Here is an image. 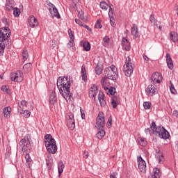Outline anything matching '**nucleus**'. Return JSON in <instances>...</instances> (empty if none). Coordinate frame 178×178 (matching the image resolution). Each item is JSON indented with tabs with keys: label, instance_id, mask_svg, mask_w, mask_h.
<instances>
[{
	"label": "nucleus",
	"instance_id": "obj_61",
	"mask_svg": "<svg viewBox=\"0 0 178 178\" xmlns=\"http://www.w3.org/2000/svg\"><path fill=\"white\" fill-rule=\"evenodd\" d=\"M81 77L83 81H87V73L81 74Z\"/></svg>",
	"mask_w": 178,
	"mask_h": 178
},
{
	"label": "nucleus",
	"instance_id": "obj_32",
	"mask_svg": "<svg viewBox=\"0 0 178 178\" xmlns=\"http://www.w3.org/2000/svg\"><path fill=\"white\" fill-rule=\"evenodd\" d=\"M102 70L103 68L102 65H97L95 68V72L98 76L102 73Z\"/></svg>",
	"mask_w": 178,
	"mask_h": 178
},
{
	"label": "nucleus",
	"instance_id": "obj_36",
	"mask_svg": "<svg viewBox=\"0 0 178 178\" xmlns=\"http://www.w3.org/2000/svg\"><path fill=\"white\" fill-rule=\"evenodd\" d=\"M138 143L142 147H145L147 145V140L145 138H139L138 139Z\"/></svg>",
	"mask_w": 178,
	"mask_h": 178
},
{
	"label": "nucleus",
	"instance_id": "obj_9",
	"mask_svg": "<svg viewBox=\"0 0 178 178\" xmlns=\"http://www.w3.org/2000/svg\"><path fill=\"white\" fill-rule=\"evenodd\" d=\"M19 145L22 147V151H26V149H30V147H31V145L30 144V138H29V137L27 136H25L23 139L20 140Z\"/></svg>",
	"mask_w": 178,
	"mask_h": 178
},
{
	"label": "nucleus",
	"instance_id": "obj_8",
	"mask_svg": "<svg viewBox=\"0 0 178 178\" xmlns=\"http://www.w3.org/2000/svg\"><path fill=\"white\" fill-rule=\"evenodd\" d=\"M137 161L138 163V169L141 173H146L147 172V163H145V161L143 159V157L141 156H137Z\"/></svg>",
	"mask_w": 178,
	"mask_h": 178
},
{
	"label": "nucleus",
	"instance_id": "obj_4",
	"mask_svg": "<svg viewBox=\"0 0 178 178\" xmlns=\"http://www.w3.org/2000/svg\"><path fill=\"white\" fill-rule=\"evenodd\" d=\"M10 37V29L9 27H3L0 29V42H6L8 45H12V42L9 40Z\"/></svg>",
	"mask_w": 178,
	"mask_h": 178
},
{
	"label": "nucleus",
	"instance_id": "obj_60",
	"mask_svg": "<svg viewBox=\"0 0 178 178\" xmlns=\"http://www.w3.org/2000/svg\"><path fill=\"white\" fill-rule=\"evenodd\" d=\"M75 22L76 23V24H79V26H83L84 25H83V22H81V21H80V19L76 18L75 19Z\"/></svg>",
	"mask_w": 178,
	"mask_h": 178
},
{
	"label": "nucleus",
	"instance_id": "obj_35",
	"mask_svg": "<svg viewBox=\"0 0 178 178\" xmlns=\"http://www.w3.org/2000/svg\"><path fill=\"white\" fill-rule=\"evenodd\" d=\"M83 47L85 51H88L91 49V44L88 42H84L83 43Z\"/></svg>",
	"mask_w": 178,
	"mask_h": 178
},
{
	"label": "nucleus",
	"instance_id": "obj_39",
	"mask_svg": "<svg viewBox=\"0 0 178 178\" xmlns=\"http://www.w3.org/2000/svg\"><path fill=\"white\" fill-rule=\"evenodd\" d=\"M170 90L171 94H176V89L175 88V85L172 83V81H170Z\"/></svg>",
	"mask_w": 178,
	"mask_h": 178
},
{
	"label": "nucleus",
	"instance_id": "obj_58",
	"mask_svg": "<svg viewBox=\"0 0 178 178\" xmlns=\"http://www.w3.org/2000/svg\"><path fill=\"white\" fill-rule=\"evenodd\" d=\"M103 41H104V45L105 47L106 45L108 44V42H109V38L104 37V39H103Z\"/></svg>",
	"mask_w": 178,
	"mask_h": 178
},
{
	"label": "nucleus",
	"instance_id": "obj_26",
	"mask_svg": "<svg viewBox=\"0 0 178 178\" xmlns=\"http://www.w3.org/2000/svg\"><path fill=\"white\" fill-rule=\"evenodd\" d=\"M150 176L154 178H161V170H159V168H154L153 172Z\"/></svg>",
	"mask_w": 178,
	"mask_h": 178
},
{
	"label": "nucleus",
	"instance_id": "obj_27",
	"mask_svg": "<svg viewBox=\"0 0 178 178\" xmlns=\"http://www.w3.org/2000/svg\"><path fill=\"white\" fill-rule=\"evenodd\" d=\"M170 38L172 42H177L178 41V34L175 31H172L170 33Z\"/></svg>",
	"mask_w": 178,
	"mask_h": 178
},
{
	"label": "nucleus",
	"instance_id": "obj_43",
	"mask_svg": "<svg viewBox=\"0 0 178 178\" xmlns=\"http://www.w3.org/2000/svg\"><path fill=\"white\" fill-rule=\"evenodd\" d=\"M68 35L70 38V40H74V33H73V31H72L71 29H68Z\"/></svg>",
	"mask_w": 178,
	"mask_h": 178
},
{
	"label": "nucleus",
	"instance_id": "obj_18",
	"mask_svg": "<svg viewBox=\"0 0 178 178\" xmlns=\"http://www.w3.org/2000/svg\"><path fill=\"white\" fill-rule=\"evenodd\" d=\"M44 141L45 147H46V145H48V144H52V143L56 142V141H55V139L54 138H52V136H51V134H47L44 136Z\"/></svg>",
	"mask_w": 178,
	"mask_h": 178
},
{
	"label": "nucleus",
	"instance_id": "obj_3",
	"mask_svg": "<svg viewBox=\"0 0 178 178\" xmlns=\"http://www.w3.org/2000/svg\"><path fill=\"white\" fill-rule=\"evenodd\" d=\"M105 76L101 80V84L104 86L108 83V80H113V81H116L118 80V72L111 71L109 69H105L104 70Z\"/></svg>",
	"mask_w": 178,
	"mask_h": 178
},
{
	"label": "nucleus",
	"instance_id": "obj_49",
	"mask_svg": "<svg viewBox=\"0 0 178 178\" xmlns=\"http://www.w3.org/2000/svg\"><path fill=\"white\" fill-rule=\"evenodd\" d=\"M47 5L49 6V10L51 12V9H54L55 7V5H54L52 3L49 1H47Z\"/></svg>",
	"mask_w": 178,
	"mask_h": 178
},
{
	"label": "nucleus",
	"instance_id": "obj_20",
	"mask_svg": "<svg viewBox=\"0 0 178 178\" xmlns=\"http://www.w3.org/2000/svg\"><path fill=\"white\" fill-rule=\"evenodd\" d=\"M146 92H147L149 95L152 96L154 95V94H156V88H155L154 85H149L147 88L146 89Z\"/></svg>",
	"mask_w": 178,
	"mask_h": 178
},
{
	"label": "nucleus",
	"instance_id": "obj_38",
	"mask_svg": "<svg viewBox=\"0 0 178 178\" xmlns=\"http://www.w3.org/2000/svg\"><path fill=\"white\" fill-rule=\"evenodd\" d=\"M1 91L6 92V94H10V90H9V86L4 85L1 88Z\"/></svg>",
	"mask_w": 178,
	"mask_h": 178
},
{
	"label": "nucleus",
	"instance_id": "obj_47",
	"mask_svg": "<svg viewBox=\"0 0 178 178\" xmlns=\"http://www.w3.org/2000/svg\"><path fill=\"white\" fill-rule=\"evenodd\" d=\"M158 161L159 163H162L165 161V158L163 157V154H161V155L158 156Z\"/></svg>",
	"mask_w": 178,
	"mask_h": 178
},
{
	"label": "nucleus",
	"instance_id": "obj_33",
	"mask_svg": "<svg viewBox=\"0 0 178 178\" xmlns=\"http://www.w3.org/2000/svg\"><path fill=\"white\" fill-rule=\"evenodd\" d=\"M78 17L81 19V20H83V22H87L88 18L87 17L84 16V11L81 10L78 13Z\"/></svg>",
	"mask_w": 178,
	"mask_h": 178
},
{
	"label": "nucleus",
	"instance_id": "obj_37",
	"mask_svg": "<svg viewBox=\"0 0 178 178\" xmlns=\"http://www.w3.org/2000/svg\"><path fill=\"white\" fill-rule=\"evenodd\" d=\"M13 10L15 17H19V16H20V9H19L17 7L13 8Z\"/></svg>",
	"mask_w": 178,
	"mask_h": 178
},
{
	"label": "nucleus",
	"instance_id": "obj_6",
	"mask_svg": "<svg viewBox=\"0 0 178 178\" xmlns=\"http://www.w3.org/2000/svg\"><path fill=\"white\" fill-rule=\"evenodd\" d=\"M96 124L97 129H104L105 127V115L104 113L99 112L98 116L96 118Z\"/></svg>",
	"mask_w": 178,
	"mask_h": 178
},
{
	"label": "nucleus",
	"instance_id": "obj_30",
	"mask_svg": "<svg viewBox=\"0 0 178 178\" xmlns=\"http://www.w3.org/2000/svg\"><path fill=\"white\" fill-rule=\"evenodd\" d=\"M56 95L55 94V92H52L50 94V97H49V102L51 105H54L55 104V102H56Z\"/></svg>",
	"mask_w": 178,
	"mask_h": 178
},
{
	"label": "nucleus",
	"instance_id": "obj_7",
	"mask_svg": "<svg viewBox=\"0 0 178 178\" xmlns=\"http://www.w3.org/2000/svg\"><path fill=\"white\" fill-rule=\"evenodd\" d=\"M10 79L11 81L21 83V81H23V72L18 70L16 72L11 73Z\"/></svg>",
	"mask_w": 178,
	"mask_h": 178
},
{
	"label": "nucleus",
	"instance_id": "obj_11",
	"mask_svg": "<svg viewBox=\"0 0 178 178\" xmlns=\"http://www.w3.org/2000/svg\"><path fill=\"white\" fill-rule=\"evenodd\" d=\"M46 148L49 154H56V151H58V147L56 146V142L53 143H48L46 145Z\"/></svg>",
	"mask_w": 178,
	"mask_h": 178
},
{
	"label": "nucleus",
	"instance_id": "obj_17",
	"mask_svg": "<svg viewBox=\"0 0 178 178\" xmlns=\"http://www.w3.org/2000/svg\"><path fill=\"white\" fill-rule=\"evenodd\" d=\"M15 8V1L13 0H8L6 3V9L8 12H12Z\"/></svg>",
	"mask_w": 178,
	"mask_h": 178
},
{
	"label": "nucleus",
	"instance_id": "obj_55",
	"mask_svg": "<svg viewBox=\"0 0 178 178\" xmlns=\"http://www.w3.org/2000/svg\"><path fill=\"white\" fill-rule=\"evenodd\" d=\"M145 133H146V134H150V136H152V134H154V130L151 131V129L147 128L145 129Z\"/></svg>",
	"mask_w": 178,
	"mask_h": 178
},
{
	"label": "nucleus",
	"instance_id": "obj_10",
	"mask_svg": "<svg viewBox=\"0 0 178 178\" xmlns=\"http://www.w3.org/2000/svg\"><path fill=\"white\" fill-rule=\"evenodd\" d=\"M151 80L153 82V84H159L161 83V80H162V74L159 72H154L152 74Z\"/></svg>",
	"mask_w": 178,
	"mask_h": 178
},
{
	"label": "nucleus",
	"instance_id": "obj_59",
	"mask_svg": "<svg viewBox=\"0 0 178 178\" xmlns=\"http://www.w3.org/2000/svg\"><path fill=\"white\" fill-rule=\"evenodd\" d=\"M74 40H70V41L68 42L69 48H72V47H74Z\"/></svg>",
	"mask_w": 178,
	"mask_h": 178
},
{
	"label": "nucleus",
	"instance_id": "obj_22",
	"mask_svg": "<svg viewBox=\"0 0 178 178\" xmlns=\"http://www.w3.org/2000/svg\"><path fill=\"white\" fill-rule=\"evenodd\" d=\"M50 13L52 17H56L57 19H60V15L59 14V11H58V8L54 7L53 9L50 8Z\"/></svg>",
	"mask_w": 178,
	"mask_h": 178
},
{
	"label": "nucleus",
	"instance_id": "obj_2",
	"mask_svg": "<svg viewBox=\"0 0 178 178\" xmlns=\"http://www.w3.org/2000/svg\"><path fill=\"white\" fill-rule=\"evenodd\" d=\"M62 83L65 90V99H66V101H69L73 98V95L70 92V87L72 86L70 77L62 76Z\"/></svg>",
	"mask_w": 178,
	"mask_h": 178
},
{
	"label": "nucleus",
	"instance_id": "obj_29",
	"mask_svg": "<svg viewBox=\"0 0 178 178\" xmlns=\"http://www.w3.org/2000/svg\"><path fill=\"white\" fill-rule=\"evenodd\" d=\"M63 169H65V164H63V161H60L58 163V170L59 175H62V173H63Z\"/></svg>",
	"mask_w": 178,
	"mask_h": 178
},
{
	"label": "nucleus",
	"instance_id": "obj_52",
	"mask_svg": "<svg viewBox=\"0 0 178 178\" xmlns=\"http://www.w3.org/2000/svg\"><path fill=\"white\" fill-rule=\"evenodd\" d=\"M149 22L152 24H155V22H156L155 16H154V15L152 14L149 17Z\"/></svg>",
	"mask_w": 178,
	"mask_h": 178
},
{
	"label": "nucleus",
	"instance_id": "obj_62",
	"mask_svg": "<svg viewBox=\"0 0 178 178\" xmlns=\"http://www.w3.org/2000/svg\"><path fill=\"white\" fill-rule=\"evenodd\" d=\"M116 176H118V172H113V173L111 174L110 178H116Z\"/></svg>",
	"mask_w": 178,
	"mask_h": 178
},
{
	"label": "nucleus",
	"instance_id": "obj_24",
	"mask_svg": "<svg viewBox=\"0 0 178 178\" xmlns=\"http://www.w3.org/2000/svg\"><path fill=\"white\" fill-rule=\"evenodd\" d=\"M98 129H99V131H97V133L96 134V137L99 140H102L104 138V137H105V130H104V128H99Z\"/></svg>",
	"mask_w": 178,
	"mask_h": 178
},
{
	"label": "nucleus",
	"instance_id": "obj_16",
	"mask_svg": "<svg viewBox=\"0 0 178 178\" xmlns=\"http://www.w3.org/2000/svg\"><path fill=\"white\" fill-rule=\"evenodd\" d=\"M27 108V102L22 100L20 103H18L17 111L19 113H23V111Z\"/></svg>",
	"mask_w": 178,
	"mask_h": 178
},
{
	"label": "nucleus",
	"instance_id": "obj_15",
	"mask_svg": "<svg viewBox=\"0 0 178 178\" xmlns=\"http://www.w3.org/2000/svg\"><path fill=\"white\" fill-rule=\"evenodd\" d=\"M97 94H98V87H97L95 85H93L90 89L89 97L90 98H95Z\"/></svg>",
	"mask_w": 178,
	"mask_h": 178
},
{
	"label": "nucleus",
	"instance_id": "obj_40",
	"mask_svg": "<svg viewBox=\"0 0 178 178\" xmlns=\"http://www.w3.org/2000/svg\"><path fill=\"white\" fill-rule=\"evenodd\" d=\"M122 46L124 48V49H125V51H130L131 48V47L130 46V42L123 44Z\"/></svg>",
	"mask_w": 178,
	"mask_h": 178
},
{
	"label": "nucleus",
	"instance_id": "obj_25",
	"mask_svg": "<svg viewBox=\"0 0 178 178\" xmlns=\"http://www.w3.org/2000/svg\"><path fill=\"white\" fill-rule=\"evenodd\" d=\"M10 44L9 43H6V42L0 43V56H3V52L5 51V47H9Z\"/></svg>",
	"mask_w": 178,
	"mask_h": 178
},
{
	"label": "nucleus",
	"instance_id": "obj_63",
	"mask_svg": "<svg viewBox=\"0 0 178 178\" xmlns=\"http://www.w3.org/2000/svg\"><path fill=\"white\" fill-rule=\"evenodd\" d=\"M87 73L86 72V65L83 64L81 67V74Z\"/></svg>",
	"mask_w": 178,
	"mask_h": 178
},
{
	"label": "nucleus",
	"instance_id": "obj_13",
	"mask_svg": "<svg viewBox=\"0 0 178 178\" xmlns=\"http://www.w3.org/2000/svg\"><path fill=\"white\" fill-rule=\"evenodd\" d=\"M98 100L99 101V104L102 107L106 106V98L105 97V95L102 91L99 92L98 95Z\"/></svg>",
	"mask_w": 178,
	"mask_h": 178
},
{
	"label": "nucleus",
	"instance_id": "obj_56",
	"mask_svg": "<svg viewBox=\"0 0 178 178\" xmlns=\"http://www.w3.org/2000/svg\"><path fill=\"white\" fill-rule=\"evenodd\" d=\"M112 126V116H110L108 118V122H107V127H111Z\"/></svg>",
	"mask_w": 178,
	"mask_h": 178
},
{
	"label": "nucleus",
	"instance_id": "obj_41",
	"mask_svg": "<svg viewBox=\"0 0 178 178\" xmlns=\"http://www.w3.org/2000/svg\"><path fill=\"white\" fill-rule=\"evenodd\" d=\"M67 124H68V127H70L71 130H74V127H76V124H74V120L69 121Z\"/></svg>",
	"mask_w": 178,
	"mask_h": 178
},
{
	"label": "nucleus",
	"instance_id": "obj_46",
	"mask_svg": "<svg viewBox=\"0 0 178 178\" xmlns=\"http://www.w3.org/2000/svg\"><path fill=\"white\" fill-rule=\"evenodd\" d=\"M95 29H102V25L101 24V21L99 19H97L95 24Z\"/></svg>",
	"mask_w": 178,
	"mask_h": 178
},
{
	"label": "nucleus",
	"instance_id": "obj_31",
	"mask_svg": "<svg viewBox=\"0 0 178 178\" xmlns=\"http://www.w3.org/2000/svg\"><path fill=\"white\" fill-rule=\"evenodd\" d=\"M23 69H24V72L25 73H29V72H31V63H29L25 64L23 66Z\"/></svg>",
	"mask_w": 178,
	"mask_h": 178
},
{
	"label": "nucleus",
	"instance_id": "obj_12",
	"mask_svg": "<svg viewBox=\"0 0 178 178\" xmlns=\"http://www.w3.org/2000/svg\"><path fill=\"white\" fill-rule=\"evenodd\" d=\"M57 87L60 91V94L65 99V87H63V84L62 83V76H60L57 79Z\"/></svg>",
	"mask_w": 178,
	"mask_h": 178
},
{
	"label": "nucleus",
	"instance_id": "obj_53",
	"mask_svg": "<svg viewBox=\"0 0 178 178\" xmlns=\"http://www.w3.org/2000/svg\"><path fill=\"white\" fill-rule=\"evenodd\" d=\"M115 90H116V88H115V87H111L109 89H108V92L111 95H115Z\"/></svg>",
	"mask_w": 178,
	"mask_h": 178
},
{
	"label": "nucleus",
	"instance_id": "obj_5",
	"mask_svg": "<svg viewBox=\"0 0 178 178\" xmlns=\"http://www.w3.org/2000/svg\"><path fill=\"white\" fill-rule=\"evenodd\" d=\"M134 65L133 62H131V58L128 56L126 59L125 65L123 67V72L127 77H130V76H131L134 70Z\"/></svg>",
	"mask_w": 178,
	"mask_h": 178
},
{
	"label": "nucleus",
	"instance_id": "obj_48",
	"mask_svg": "<svg viewBox=\"0 0 178 178\" xmlns=\"http://www.w3.org/2000/svg\"><path fill=\"white\" fill-rule=\"evenodd\" d=\"M56 45H58V42L55 40H53L51 41L50 48H51V49H54V48H56Z\"/></svg>",
	"mask_w": 178,
	"mask_h": 178
},
{
	"label": "nucleus",
	"instance_id": "obj_42",
	"mask_svg": "<svg viewBox=\"0 0 178 178\" xmlns=\"http://www.w3.org/2000/svg\"><path fill=\"white\" fill-rule=\"evenodd\" d=\"M22 58L24 60H27V59L29 58V52L27 51V50H24L22 51Z\"/></svg>",
	"mask_w": 178,
	"mask_h": 178
},
{
	"label": "nucleus",
	"instance_id": "obj_44",
	"mask_svg": "<svg viewBox=\"0 0 178 178\" xmlns=\"http://www.w3.org/2000/svg\"><path fill=\"white\" fill-rule=\"evenodd\" d=\"M106 69H109L110 72H115V73H118V68H116V66L114 65H112L111 67H108Z\"/></svg>",
	"mask_w": 178,
	"mask_h": 178
},
{
	"label": "nucleus",
	"instance_id": "obj_34",
	"mask_svg": "<svg viewBox=\"0 0 178 178\" xmlns=\"http://www.w3.org/2000/svg\"><path fill=\"white\" fill-rule=\"evenodd\" d=\"M99 6L103 10H108V8H109V6L105 1H101L99 3Z\"/></svg>",
	"mask_w": 178,
	"mask_h": 178
},
{
	"label": "nucleus",
	"instance_id": "obj_21",
	"mask_svg": "<svg viewBox=\"0 0 178 178\" xmlns=\"http://www.w3.org/2000/svg\"><path fill=\"white\" fill-rule=\"evenodd\" d=\"M166 62H167L168 68L170 70H173V60H172V57H170V54H166Z\"/></svg>",
	"mask_w": 178,
	"mask_h": 178
},
{
	"label": "nucleus",
	"instance_id": "obj_23",
	"mask_svg": "<svg viewBox=\"0 0 178 178\" xmlns=\"http://www.w3.org/2000/svg\"><path fill=\"white\" fill-rule=\"evenodd\" d=\"M120 102L119 97L118 96H113L111 99V105L113 109H116L118 104Z\"/></svg>",
	"mask_w": 178,
	"mask_h": 178
},
{
	"label": "nucleus",
	"instance_id": "obj_45",
	"mask_svg": "<svg viewBox=\"0 0 178 178\" xmlns=\"http://www.w3.org/2000/svg\"><path fill=\"white\" fill-rule=\"evenodd\" d=\"M151 105H152V104L149 102H145L143 103V106H144L145 109H149L151 108Z\"/></svg>",
	"mask_w": 178,
	"mask_h": 178
},
{
	"label": "nucleus",
	"instance_id": "obj_54",
	"mask_svg": "<svg viewBox=\"0 0 178 178\" xmlns=\"http://www.w3.org/2000/svg\"><path fill=\"white\" fill-rule=\"evenodd\" d=\"M25 158L26 159L27 166L30 167V162H31V158H30V155L26 154Z\"/></svg>",
	"mask_w": 178,
	"mask_h": 178
},
{
	"label": "nucleus",
	"instance_id": "obj_14",
	"mask_svg": "<svg viewBox=\"0 0 178 178\" xmlns=\"http://www.w3.org/2000/svg\"><path fill=\"white\" fill-rule=\"evenodd\" d=\"M28 23L30 27H37L38 26V21L36 19L35 17L31 15L28 19Z\"/></svg>",
	"mask_w": 178,
	"mask_h": 178
},
{
	"label": "nucleus",
	"instance_id": "obj_1",
	"mask_svg": "<svg viewBox=\"0 0 178 178\" xmlns=\"http://www.w3.org/2000/svg\"><path fill=\"white\" fill-rule=\"evenodd\" d=\"M150 129L153 130L154 134L159 136V137L163 138V140H168V138L170 137V134H169V132L165 127L161 126L156 127V124L154 121L150 125Z\"/></svg>",
	"mask_w": 178,
	"mask_h": 178
},
{
	"label": "nucleus",
	"instance_id": "obj_64",
	"mask_svg": "<svg viewBox=\"0 0 178 178\" xmlns=\"http://www.w3.org/2000/svg\"><path fill=\"white\" fill-rule=\"evenodd\" d=\"M80 111L82 119H86V114L84 113V111L81 108Z\"/></svg>",
	"mask_w": 178,
	"mask_h": 178
},
{
	"label": "nucleus",
	"instance_id": "obj_28",
	"mask_svg": "<svg viewBox=\"0 0 178 178\" xmlns=\"http://www.w3.org/2000/svg\"><path fill=\"white\" fill-rule=\"evenodd\" d=\"M10 112H12V108H10V107L4 108L3 110L4 118H10Z\"/></svg>",
	"mask_w": 178,
	"mask_h": 178
},
{
	"label": "nucleus",
	"instance_id": "obj_50",
	"mask_svg": "<svg viewBox=\"0 0 178 178\" xmlns=\"http://www.w3.org/2000/svg\"><path fill=\"white\" fill-rule=\"evenodd\" d=\"M47 5L49 6V10L51 12V9H54L55 7V5H54L52 3L49 1H47Z\"/></svg>",
	"mask_w": 178,
	"mask_h": 178
},
{
	"label": "nucleus",
	"instance_id": "obj_57",
	"mask_svg": "<svg viewBox=\"0 0 178 178\" xmlns=\"http://www.w3.org/2000/svg\"><path fill=\"white\" fill-rule=\"evenodd\" d=\"M110 23L112 26V27H115V26H116V24H115V18L113 17H110Z\"/></svg>",
	"mask_w": 178,
	"mask_h": 178
},
{
	"label": "nucleus",
	"instance_id": "obj_51",
	"mask_svg": "<svg viewBox=\"0 0 178 178\" xmlns=\"http://www.w3.org/2000/svg\"><path fill=\"white\" fill-rule=\"evenodd\" d=\"M22 113H24V116L26 117V118H30V115H31V112H30V111H29V110H24L23 111V112H22Z\"/></svg>",
	"mask_w": 178,
	"mask_h": 178
},
{
	"label": "nucleus",
	"instance_id": "obj_19",
	"mask_svg": "<svg viewBox=\"0 0 178 178\" xmlns=\"http://www.w3.org/2000/svg\"><path fill=\"white\" fill-rule=\"evenodd\" d=\"M134 26L131 28V35L134 37V38H138L140 37V32H138V28L136 24L133 25Z\"/></svg>",
	"mask_w": 178,
	"mask_h": 178
}]
</instances>
